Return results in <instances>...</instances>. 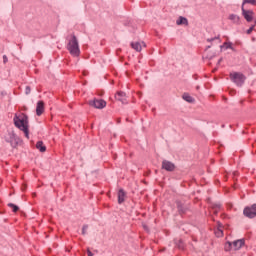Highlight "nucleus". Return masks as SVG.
Segmentation results:
<instances>
[{
  "instance_id": "obj_12",
  "label": "nucleus",
  "mask_w": 256,
  "mask_h": 256,
  "mask_svg": "<svg viewBox=\"0 0 256 256\" xmlns=\"http://www.w3.org/2000/svg\"><path fill=\"white\" fill-rule=\"evenodd\" d=\"M44 111H45V103H43V101H38L36 106V114L38 115V117H41Z\"/></svg>"
},
{
  "instance_id": "obj_15",
  "label": "nucleus",
  "mask_w": 256,
  "mask_h": 256,
  "mask_svg": "<svg viewBox=\"0 0 256 256\" xmlns=\"http://www.w3.org/2000/svg\"><path fill=\"white\" fill-rule=\"evenodd\" d=\"M177 25H189V20H187V18L180 16L177 21H176Z\"/></svg>"
},
{
  "instance_id": "obj_8",
  "label": "nucleus",
  "mask_w": 256,
  "mask_h": 256,
  "mask_svg": "<svg viewBox=\"0 0 256 256\" xmlns=\"http://www.w3.org/2000/svg\"><path fill=\"white\" fill-rule=\"evenodd\" d=\"M243 245H245V239H239V240L233 241L232 249L233 251H239V249H241Z\"/></svg>"
},
{
  "instance_id": "obj_33",
  "label": "nucleus",
  "mask_w": 256,
  "mask_h": 256,
  "mask_svg": "<svg viewBox=\"0 0 256 256\" xmlns=\"http://www.w3.org/2000/svg\"><path fill=\"white\" fill-rule=\"evenodd\" d=\"M196 89H199V86H197V88Z\"/></svg>"
},
{
  "instance_id": "obj_27",
  "label": "nucleus",
  "mask_w": 256,
  "mask_h": 256,
  "mask_svg": "<svg viewBox=\"0 0 256 256\" xmlns=\"http://www.w3.org/2000/svg\"><path fill=\"white\" fill-rule=\"evenodd\" d=\"M7 61H9V59L7 58V55H3V63H7Z\"/></svg>"
},
{
  "instance_id": "obj_19",
  "label": "nucleus",
  "mask_w": 256,
  "mask_h": 256,
  "mask_svg": "<svg viewBox=\"0 0 256 256\" xmlns=\"http://www.w3.org/2000/svg\"><path fill=\"white\" fill-rule=\"evenodd\" d=\"M225 251H233V243L227 242L224 246Z\"/></svg>"
},
{
  "instance_id": "obj_17",
  "label": "nucleus",
  "mask_w": 256,
  "mask_h": 256,
  "mask_svg": "<svg viewBox=\"0 0 256 256\" xmlns=\"http://www.w3.org/2000/svg\"><path fill=\"white\" fill-rule=\"evenodd\" d=\"M221 49H231L232 51H235V48H233V43L231 42H224L222 46H220Z\"/></svg>"
},
{
  "instance_id": "obj_16",
  "label": "nucleus",
  "mask_w": 256,
  "mask_h": 256,
  "mask_svg": "<svg viewBox=\"0 0 256 256\" xmlns=\"http://www.w3.org/2000/svg\"><path fill=\"white\" fill-rule=\"evenodd\" d=\"M125 201V191L123 189H120L118 191V203L121 204Z\"/></svg>"
},
{
  "instance_id": "obj_30",
  "label": "nucleus",
  "mask_w": 256,
  "mask_h": 256,
  "mask_svg": "<svg viewBox=\"0 0 256 256\" xmlns=\"http://www.w3.org/2000/svg\"><path fill=\"white\" fill-rule=\"evenodd\" d=\"M178 209L179 211H182V213L184 212L183 208H181V205L178 204Z\"/></svg>"
},
{
  "instance_id": "obj_14",
  "label": "nucleus",
  "mask_w": 256,
  "mask_h": 256,
  "mask_svg": "<svg viewBox=\"0 0 256 256\" xmlns=\"http://www.w3.org/2000/svg\"><path fill=\"white\" fill-rule=\"evenodd\" d=\"M36 149H38L40 153H45V151H47V147L43 145V141H38L36 143Z\"/></svg>"
},
{
  "instance_id": "obj_31",
  "label": "nucleus",
  "mask_w": 256,
  "mask_h": 256,
  "mask_svg": "<svg viewBox=\"0 0 256 256\" xmlns=\"http://www.w3.org/2000/svg\"><path fill=\"white\" fill-rule=\"evenodd\" d=\"M215 39H219V37L208 39V41H215Z\"/></svg>"
},
{
  "instance_id": "obj_11",
  "label": "nucleus",
  "mask_w": 256,
  "mask_h": 256,
  "mask_svg": "<svg viewBox=\"0 0 256 256\" xmlns=\"http://www.w3.org/2000/svg\"><path fill=\"white\" fill-rule=\"evenodd\" d=\"M228 19L233 25H241V17H239L237 14H230Z\"/></svg>"
},
{
  "instance_id": "obj_23",
  "label": "nucleus",
  "mask_w": 256,
  "mask_h": 256,
  "mask_svg": "<svg viewBox=\"0 0 256 256\" xmlns=\"http://www.w3.org/2000/svg\"><path fill=\"white\" fill-rule=\"evenodd\" d=\"M87 229H89V226H88V225H84V226L82 227V235H86Z\"/></svg>"
},
{
  "instance_id": "obj_18",
  "label": "nucleus",
  "mask_w": 256,
  "mask_h": 256,
  "mask_svg": "<svg viewBox=\"0 0 256 256\" xmlns=\"http://www.w3.org/2000/svg\"><path fill=\"white\" fill-rule=\"evenodd\" d=\"M183 99L184 101H187V103H193V101H195V99H193V97H191V95L185 93L183 94Z\"/></svg>"
},
{
  "instance_id": "obj_7",
  "label": "nucleus",
  "mask_w": 256,
  "mask_h": 256,
  "mask_svg": "<svg viewBox=\"0 0 256 256\" xmlns=\"http://www.w3.org/2000/svg\"><path fill=\"white\" fill-rule=\"evenodd\" d=\"M242 15L248 23H251V21H253V11L245 10L243 6H242Z\"/></svg>"
},
{
  "instance_id": "obj_1",
  "label": "nucleus",
  "mask_w": 256,
  "mask_h": 256,
  "mask_svg": "<svg viewBox=\"0 0 256 256\" xmlns=\"http://www.w3.org/2000/svg\"><path fill=\"white\" fill-rule=\"evenodd\" d=\"M13 121L15 127H17V129H20V131H23L25 137L29 139V117H27V115L25 114H16Z\"/></svg>"
},
{
  "instance_id": "obj_6",
  "label": "nucleus",
  "mask_w": 256,
  "mask_h": 256,
  "mask_svg": "<svg viewBox=\"0 0 256 256\" xmlns=\"http://www.w3.org/2000/svg\"><path fill=\"white\" fill-rule=\"evenodd\" d=\"M243 214L245 217H248L249 219H253L256 217V204H253L251 207H246L244 209Z\"/></svg>"
},
{
  "instance_id": "obj_24",
  "label": "nucleus",
  "mask_w": 256,
  "mask_h": 256,
  "mask_svg": "<svg viewBox=\"0 0 256 256\" xmlns=\"http://www.w3.org/2000/svg\"><path fill=\"white\" fill-rule=\"evenodd\" d=\"M245 3H250L251 5H255V0H244L243 5H245Z\"/></svg>"
},
{
  "instance_id": "obj_3",
  "label": "nucleus",
  "mask_w": 256,
  "mask_h": 256,
  "mask_svg": "<svg viewBox=\"0 0 256 256\" xmlns=\"http://www.w3.org/2000/svg\"><path fill=\"white\" fill-rule=\"evenodd\" d=\"M230 79L237 87H243V83H245V75L239 72L230 73Z\"/></svg>"
},
{
  "instance_id": "obj_26",
  "label": "nucleus",
  "mask_w": 256,
  "mask_h": 256,
  "mask_svg": "<svg viewBox=\"0 0 256 256\" xmlns=\"http://www.w3.org/2000/svg\"><path fill=\"white\" fill-rule=\"evenodd\" d=\"M253 29H255V26L250 27V28L247 30V34H248V35H251V33H253Z\"/></svg>"
},
{
  "instance_id": "obj_20",
  "label": "nucleus",
  "mask_w": 256,
  "mask_h": 256,
  "mask_svg": "<svg viewBox=\"0 0 256 256\" xmlns=\"http://www.w3.org/2000/svg\"><path fill=\"white\" fill-rule=\"evenodd\" d=\"M8 207H11V209H13L14 213H17V211H19V206L13 204V203H9Z\"/></svg>"
},
{
  "instance_id": "obj_4",
  "label": "nucleus",
  "mask_w": 256,
  "mask_h": 256,
  "mask_svg": "<svg viewBox=\"0 0 256 256\" xmlns=\"http://www.w3.org/2000/svg\"><path fill=\"white\" fill-rule=\"evenodd\" d=\"M20 139L17 137V134H15L14 131L8 132V134L5 136V142L10 143L11 147H17L19 145Z\"/></svg>"
},
{
  "instance_id": "obj_10",
  "label": "nucleus",
  "mask_w": 256,
  "mask_h": 256,
  "mask_svg": "<svg viewBox=\"0 0 256 256\" xmlns=\"http://www.w3.org/2000/svg\"><path fill=\"white\" fill-rule=\"evenodd\" d=\"M162 169H165V171H174L175 170V164H173L171 161L164 160L162 162Z\"/></svg>"
},
{
  "instance_id": "obj_25",
  "label": "nucleus",
  "mask_w": 256,
  "mask_h": 256,
  "mask_svg": "<svg viewBox=\"0 0 256 256\" xmlns=\"http://www.w3.org/2000/svg\"><path fill=\"white\" fill-rule=\"evenodd\" d=\"M25 93H26V95H29L31 93V87L26 86Z\"/></svg>"
},
{
  "instance_id": "obj_5",
  "label": "nucleus",
  "mask_w": 256,
  "mask_h": 256,
  "mask_svg": "<svg viewBox=\"0 0 256 256\" xmlns=\"http://www.w3.org/2000/svg\"><path fill=\"white\" fill-rule=\"evenodd\" d=\"M89 106L94 107L95 109H104V107H107V102L101 99H94L89 102Z\"/></svg>"
},
{
  "instance_id": "obj_29",
  "label": "nucleus",
  "mask_w": 256,
  "mask_h": 256,
  "mask_svg": "<svg viewBox=\"0 0 256 256\" xmlns=\"http://www.w3.org/2000/svg\"><path fill=\"white\" fill-rule=\"evenodd\" d=\"M223 61V58H220L219 60H218V63H217V65H221V62Z\"/></svg>"
},
{
  "instance_id": "obj_21",
  "label": "nucleus",
  "mask_w": 256,
  "mask_h": 256,
  "mask_svg": "<svg viewBox=\"0 0 256 256\" xmlns=\"http://www.w3.org/2000/svg\"><path fill=\"white\" fill-rule=\"evenodd\" d=\"M216 237H223V229L221 228V225H219V228L216 231Z\"/></svg>"
},
{
  "instance_id": "obj_13",
  "label": "nucleus",
  "mask_w": 256,
  "mask_h": 256,
  "mask_svg": "<svg viewBox=\"0 0 256 256\" xmlns=\"http://www.w3.org/2000/svg\"><path fill=\"white\" fill-rule=\"evenodd\" d=\"M131 47H132V49H134L135 51L141 52V50L143 49V47H145V42H132V43H131Z\"/></svg>"
},
{
  "instance_id": "obj_22",
  "label": "nucleus",
  "mask_w": 256,
  "mask_h": 256,
  "mask_svg": "<svg viewBox=\"0 0 256 256\" xmlns=\"http://www.w3.org/2000/svg\"><path fill=\"white\" fill-rule=\"evenodd\" d=\"M219 209H221V204H216L213 206V211L215 215H217V211H219Z\"/></svg>"
},
{
  "instance_id": "obj_2",
  "label": "nucleus",
  "mask_w": 256,
  "mask_h": 256,
  "mask_svg": "<svg viewBox=\"0 0 256 256\" xmlns=\"http://www.w3.org/2000/svg\"><path fill=\"white\" fill-rule=\"evenodd\" d=\"M67 49L73 57H79V55H81V49H79V40H77L76 35H73L69 40Z\"/></svg>"
},
{
  "instance_id": "obj_32",
  "label": "nucleus",
  "mask_w": 256,
  "mask_h": 256,
  "mask_svg": "<svg viewBox=\"0 0 256 256\" xmlns=\"http://www.w3.org/2000/svg\"><path fill=\"white\" fill-rule=\"evenodd\" d=\"M211 48V46H207V49H210Z\"/></svg>"
},
{
  "instance_id": "obj_28",
  "label": "nucleus",
  "mask_w": 256,
  "mask_h": 256,
  "mask_svg": "<svg viewBox=\"0 0 256 256\" xmlns=\"http://www.w3.org/2000/svg\"><path fill=\"white\" fill-rule=\"evenodd\" d=\"M87 255L88 256H93V252H91V250H87Z\"/></svg>"
},
{
  "instance_id": "obj_9",
  "label": "nucleus",
  "mask_w": 256,
  "mask_h": 256,
  "mask_svg": "<svg viewBox=\"0 0 256 256\" xmlns=\"http://www.w3.org/2000/svg\"><path fill=\"white\" fill-rule=\"evenodd\" d=\"M115 99L117 101H120V103H127V94L123 91H119L117 92V94L115 95Z\"/></svg>"
}]
</instances>
